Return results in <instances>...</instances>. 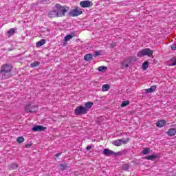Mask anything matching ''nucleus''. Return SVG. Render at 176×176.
<instances>
[{
	"mask_svg": "<svg viewBox=\"0 0 176 176\" xmlns=\"http://www.w3.org/2000/svg\"><path fill=\"white\" fill-rule=\"evenodd\" d=\"M13 66L9 64H5L1 65L0 69V79L3 80L5 79H8L12 76V69Z\"/></svg>",
	"mask_w": 176,
	"mask_h": 176,
	"instance_id": "obj_1",
	"label": "nucleus"
},
{
	"mask_svg": "<svg viewBox=\"0 0 176 176\" xmlns=\"http://www.w3.org/2000/svg\"><path fill=\"white\" fill-rule=\"evenodd\" d=\"M55 9L56 10V13H58V17H64L65 13L69 10V7L67 6H61L60 3L55 4Z\"/></svg>",
	"mask_w": 176,
	"mask_h": 176,
	"instance_id": "obj_2",
	"label": "nucleus"
},
{
	"mask_svg": "<svg viewBox=\"0 0 176 176\" xmlns=\"http://www.w3.org/2000/svg\"><path fill=\"white\" fill-rule=\"evenodd\" d=\"M153 54V50L151 48H144L137 53L138 57H144V56H148V57H151Z\"/></svg>",
	"mask_w": 176,
	"mask_h": 176,
	"instance_id": "obj_3",
	"label": "nucleus"
},
{
	"mask_svg": "<svg viewBox=\"0 0 176 176\" xmlns=\"http://www.w3.org/2000/svg\"><path fill=\"white\" fill-rule=\"evenodd\" d=\"M89 112V109H86L85 107L80 105L74 109V115L76 116H80L82 115H86Z\"/></svg>",
	"mask_w": 176,
	"mask_h": 176,
	"instance_id": "obj_4",
	"label": "nucleus"
},
{
	"mask_svg": "<svg viewBox=\"0 0 176 176\" xmlns=\"http://www.w3.org/2000/svg\"><path fill=\"white\" fill-rule=\"evenodd\" d=\"M82 13V9L79 8L78 6H75L74 9L71 10L69 12V16H71V17H76L80 16Z\"/></svg>",
	"mask_w": 176,
	"mask_h": 176,
	"instance_id": "obj_5",
	"label": "nucleus"
},
{
	"mask_svg": "<svg viewBox=\"0 0 176 176\" xmlns=\"http://www.w3.org/2000/svg\"><path fill=\"white\" fill-rule=\"evenodd\" d=\"M129 141H130V138H127L126 140L124 138H121L113 141L112 144L113 145H115V146H120L122 145H126V144H128Z\"/></svg>",
	"mask_w": 176,
	"mask_h": 176,
	"instance_id": "obj_6",
	"label": "nucleus"
},
{
	"mask_svg": "<svg viewBox=\"0 0 176 176\" xmlns=\"http://www.w3.org/2000/svg\"><path fill=\"white\" fill-rule=\"evenodd\" d=\"M38 111V107L35 105H32L31 104H27L25 106V111L26 113H32L34 112H36Z\"/></svg>",
	"mask_w": 176,
	"mask_h": 176,
	"instance_id": "obj_7",
	"label": "nucleus"
},
{
	"mask_svg": "<svg viewBox=\"0 0 176 176\" xmlns=\"http://www.w3.org/2000/svg\"><path fill=\"white\" fill-rule=\"evenodd\" d=\"M80 6L81 8H91V6H93V2L89 0L82 1L80 2Z\"/></svg>",
	"mask_w": 176,
	"mask_h": 176,
	"instance_id": "obj_8",
	"label": "nucleus"
},
{
	"mask_svg": "<svg viewBox=\"0 0 176 176\" xmlns=\"http://www.w3.org/2000/svg\"><path fill=\"white\" fill-rule=\"evenodd\" d=\"M103 153L105 155V156H112L118 155V153H115V151L112 150H109V148H104L103 151Z\"/></svg>",
	"mask_w": 176,
	"mask_h": 176,
	"instance_id": "obj_9",
	"label": "nucleus"
},
{
	"mask_svg": "<svg viewBox=\"0 0 176 176\" xmlns=\"http://www.w3.org/2000/svg\"><path fill=\"white\" fill-rule=\"evenodd\" d=\"M45 130H46V127L42 125H35L32 129V131H45Z\"/></svg>",
	"mask_w": 176,
	"mask_h": 176,
	"instance_id": "obj_10",
	"label": "nucleus"
},
{
	"mask_svg": "<svg viewBox=\"0 0 176 176\" xmlns=\"http://www.w3.org/2000/svg\"><path fill=\"white\" fill-rule=\"evenodd\" d=\"M48 17H50V19H53V17H58V13L57 12V10H56V7H54V10L49 12Z\"/></svg>",
	"mask_w": 176,
	"mask_h": 176,
	"instance_id": "obj_11",
	"label": "nucleus"
},
{
	"mask_svg": "<svg viewBox=\"0 0 176 176\" xmlns=\"http://www.w3.org/2000/svg\"><path fill=\"white\" fill-rule=\"evenodd\" d=\"M166 64L168 67H174V65H176V56L173 57L169 60H168Z\"/></svg>",
	"mask_w": 176,
	"mask_h": 176,
	"instance_id": "obj_12",
	"label": "nucleus"
},
{
	"mask_svg": "<svg viewBox=\"0 0 176 176\" xmlns=\"http://www.w3.org/2000/svg\"><path fill=\"white\" fill-rule=\"evenodd\" d=\"M157 157H159V154H156V153H154L151 155H148V156H146L145 159H146L147 160H155V159H157Z\"/></svg>",
	"mask_w": 176,
	"mask_h": 176,
	"instance_id": "obj_13",
	"label": "nucleus"
},
{
	"mask_svg": "<svg viewBox=\"0 0 176 176\" xmlns=\"http://www.w3.org/2000/svg\"><path fill=\"white\" fill-rule=\"evenodd\" d=\"M157 127L162 128L166 126V120H160L156 122Z\"/></svg>",
	"mask_w": 176,
	"mask_h": 176,
	"instance_id": "obj_14",
	"label": "nucleus"
},
{
	"mask_svg": "<svg viewBox=\"0 0 176 176\" xmlns=\"http://www.w3.org/2000/svg\"><path fill=\"white\" fill-rule=\"evenodd\" d=\"M167 134L169 137H173L176 134V129L175 128H170L168 129Z\"/></svg>",
	"mask_w": 176,
	"mask_h": 176,
	"instance_id": "obj_15",
	"label": "nucleus"
},
{
	"mask_svg": "<svg viewBox=\"0 0 176 176\" xmlns=\"http://www.w3.org/2000/svg\"><path fill=\"white\" fill-rule=\"evenodd\" d=\"M19 168V164L16 162L12 163L8 165V170H17Z\"/></svg>",
	"mask_w": 176,
	"mask_h": 176,
	"instance_id": "obj_16",
	"label": "nucleus"
},
{
	"mask_svg": "<svg viewBox=\"0 0 176 176\" xmlns=\"http://www.w3.org/2000/svg\"><path fill=\"white\" fill-rule=\"evenodd\" d=\"M74 36H75V33H72L70 34L66 35L64 38L65 42H68V41H71V39H72Z\"/></svg>",
	"mask_w": 176,
	"mask_h": 176,
	"instance_id": "obj_17",
	"label": "nucleus"
},
{
	"mask_svg": "<svg viewBox=\"0 0 176 176\" xmlns=\"http://www.w3.org/2000/svg\"><path fill=\"white\" fill-rule=\"evenodd\" d=\"M84 60L85 61H91V60H93V54H87L84 56Z\"/></svg>",
	"mask_w": 176,
	"mask_h": 176,
	"instance_id": "obj_18",
	"label": "nucleus"
},
{
	"mask_svg": "<svg viewBox=\"0 0 176 176\" xmlns=\"http://www.w3.org/2000/svg\"><path fill=\"white\" fill-rule=\"evenodd\" d=\"M156 85H152L150 88L146 89L145 91L146 93H153L156 90Z\"/></svg>",
	"mask_w": 176,
	"mask_h": 176,
	"instance_id": "obj_19",
	"label": "nucleus"
},
{
	"mask_svg": "<svg viewBox=\"0 0 176 176\" xmlns=\"http://www.w3.org/2000/svg\"><path fill=\"white\" fill-rule=\"evenodd\" d=\"M46 43V40L41 39V41L36 42V45L37 47H41V46H43Z\"/></svg>",
	"mask_w": 176,
	"mask_h": 176,
	"instance_id": "obj_20",
	"label": "nucleus"
},
{
	"mask_svg": "<svg viewBox=\"0 0 176 176\" xmlns=\"http://www.w3.org/2000/svg\"><path fill=\"white\" fill-rule=\"evenodd\" d=\"M148 67H149V62L146 60L142 63V68L143 71H146V69H148Z\"/></svg>",
	"mask_w": 176,
	"mask_h": 176,
	"instance_id": "obj_21",
	"label": "nucleus"
},
{
	"mask_svg": "<svg viewBox=\"0 0 176 176\" xmlns=\"http://www.w3.org/2000/svg\"><path fill=\"white\" fill-rule=\"evenodd\" d=\"M93 105H94V103H93V102H87L85 103V108H86V109H91V107H93Z\"/></svg>",
	"mask_w": 176,
	"mask_h": 176,
	"instance_id": "obj_22",
	"label": "nucleus"
},
{
	"mask_svg": "<svg viewBox=\"0 0 176 176\" xmlns=\"http://www.w3.org/2000/svg\"><path fill=\"white\" fill-rule=\"evenodd\" d=\"M109 89H111V86L108 84L103 85L102 86V91H108V90H109Z\"/></svg>",
	"mask_w": 176,
	"mask_h": 176,
	"instance_id": "obj_23",
	"label": "nucleus"
},
{
	"mask_svg": "<svg viewBox=\"0 0 176 176\" xmlns=\"http://www.w3.org/2000/svg\"><path fill=\"white\" fill-rule=\"evenodd\" d=\"M14 32H16V30L14 28H11L8 31L7 34L9 36H12Z\"/></svg>",
	"mask_w": 176,
	"mask_h": 176,
	"instance_id": "obj_24",
	"label": "nucleus"
},
{
	"mask_svg": "<svg viewBox=\"0 0 176 176\" xmlns=\"http://www.w3.org/2000/svg\"><path fill=\"white\" fill-rule=\"evenodd\" d=\"M39 64H41L40 62L36 61V62L32 63L30 64V67L31 68H35L36 67H39Z\"/></svg>",
	"mask_w": 176,
	"mask_h": 176,
	"instance_id": "obj_25",
	"label": "nucleus"
},
{
	"mask_svg": "<svg viewBox=\"0 0 176 176\" xmlns=\"http://www.w3.org/2000/svg\"><path fill=\"white\" fill-rule=\"evenodd\" d=\"M107 69H108V67H106V66H100V67L98 68V70L100 72H104L107 71Z\"/></svg>",
	"mask_w": 176,
	"mask_h": 176,
	"instance_id": "obj_26",
	"label": "nucleus"
},
{
	"mask_svg": "<svg viewBox=\"0 0 176 176\" xmlns=\"http://www.w3.org/2000/svg\"><path fill=\"white\" fill-rule=\"evenodd\" d=\"M129 168H130V164H122V170H124V171H129Z\"/></svg>",
	"mask_w": 176,
	"mask_h": 176,
	"instance_id": "obj_27",
	"label": "nucleus"
},
{
	"mask_svg": "<svg viewBox=\"0 0 176 176\" xmlns=\"http://www.w3.org/2000/svg\"><path fill=\"white\" fill-rule=\"evenodd\" d=\"M142 153L143 155H148V153H151V148H146L142 151Z\"/></svg>",
	"mask_w": 176,
	"mask_h": 176,
	"instance_id": "obj_28",
	"label": "nucleus"
},
{
	"mask_svg": "<svg viewBox=\"0 0 176 176\" xmlns=\"http://www.w3.org/2000/svg\"><path fill=\"white\" fill-rule=\"evenodd\" d=\"M127 105H130L129 100L123 101L122 103L121 104L122 108H124V107H127Z\"/></svg>",
	"mask_w": 176,
	"mask_h": 176,
	"instance_id": "obj_29",
	"label": "nucleus"
},
{
	"mask_svg": "<svg viewBox=\"0 0 176 176\" xmlns=\"http://www.w3.org/2000/svg\"><path fill=\"white\" fill-rule=\"evenodd\" d=\"M67 167V166L65 164H60V168L61 171H64V170H66Z\"/></svg>",
	"mask_w": 176,
	"mask_h": 176,
	"instance_id": "obj_30",
	"label": "nucleus"
},
{
	"mask_svg": "<svg viewBox=\"0 0 176 176\" xmlns=\"http://www.w3.org/2000/svg\"><path fill=\"white\" fill-rule=\"evenodd\" d=\"M16 141L19 143L21 144L22 142H24V138L23 136H20L16 139Z\"/></svg>",
	"mask_w": 176,
	"mask_h": 176,
	"instance_id": "obj_31",
	"label": "nucleus"
},
{
	"mask_svg": "<svg viewBox=\"0 0 176 176\" xmlns=\"http://www.w3.org/2000/svg\"><path fill=\"white\" fill-rule=\"evenodd\" d=\"M101 53H102V51H95V54H94V56L97 57V56H100Z\"/></svg>",
	"mask_w": 176,
	"mask_h": 176,
	"instance_id": "obj_32",
	"label": "nucleus"
},
{
	"mask_svg": "<svg viewBox=\"0 0 176 176\" xmlns=\"http://www.w3.org/2000/svg\"><path fill=\"white\" fill-rule=\"evenodd\" d=\"M32 145H33V143L32 142H30L29 143L25 145V148H31Z\"/></svg>",
	"mask_w": 176,
	"mask_h": 176,
	"instance_id": "obj_33",
	"label": "nucleus"
},
{
	"mask_svg": "<svg viewBox=\"0 0 176 176\" xmlns=\"http://www.w3.org/2000/svg\"><path fill=\"white\" fill-rule=\"evenodd\" d=\"M170 47L172 50H176V44H173Z\"/></svg>",
	"mask_w": 176,
	"mask_h": 176,
	"instance_id": "obj_34",
	"label": "nucleus"
},
{
	"mask_svg": "<svg viewBox=\"0 0 176 176\" xmlns=\"http://www.w3.org/2000/svg\"><path fill=\"white\" fill-rule=\"evenodd\" d=\"M91 146H87V147H86V149H87V151H90V149H91Z\"/></svg>",
	"mask_w": 176,
	"mask_h": 176,
	"instance_id": "obj_35",
	"label": "nucleus"
},
{
	"mask_svg": "<svg viewBox=\"0 0 176 176\" xmlns=\"http://www.w3.org/2000/svg\"><path fill=\"white\" fill-rule=\"evenodd\" d=\"M58 156H61V153H58L57 154H56V157H58Z\"/></svg>",
	"mask_w": 176,
	"mask_h": 176,
	"instance_id": "obj_36",
	"label": "nucleus"
},
{
	"mask_svg": "<svg viewBox=\"0 0 176 176\" xmlns=\"http://www.w3.org/2000/svg\"><path fill=\"white\" fill-rule=\"evenodd\" d=\"M124 67L125 68H129V64H125Z\"/></svg>",
	"mask_w": 176,
	"mask_h": 176,
	"instance_id": "obj_37",
	"label": "nucleus"
}]
</instances>
